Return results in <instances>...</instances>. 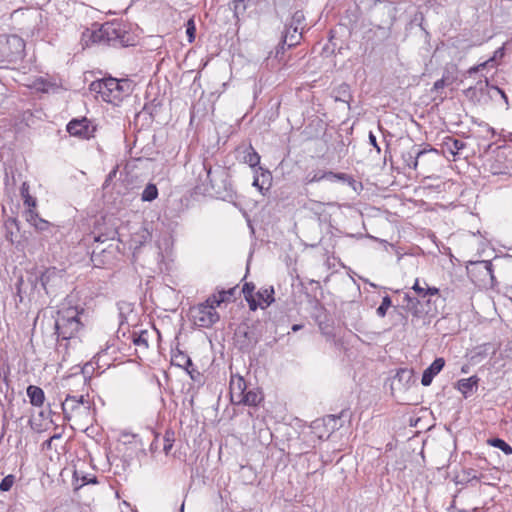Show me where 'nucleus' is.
<instances>
[{"mask_svg": "<svg viewBox=\"0 0 512 512\" xmlns=\"http://www.w3.org/2000/svg\"><path fill=\"white\" fill-rule=\"evenodd\" d=\"M194 172L197 173V188L204 192L212 191L222 199L233 198L232 183L224 167L218 165L213 168L206 161H202L195 166Z\"/></svg>", "mask_w": 512, "mask_h": 512, "instance_id": "1", "label": "nucleus"}, {"mask_svg": "<svg viewBox=\"0 0 512 512\" xmlns=\"http://www.w3.org/2000/svg\"><path fill=\"white\" fill-rule=\"evenodd\" d=\"M93 27L95 29H87L83 33V39L88 37L89 41L93 44L112 47H129L135 45V36L127 31L121 22H105L101 25L94 24Z\"/></svg>", "mask_w": 512, "mask_h": 512, "instance_id": "2", "label": "nucleus"}, {"mask_svg": "<svg viewBox=\"0 0 512 512\" xmlns=\"http://www.w3.org/2000/svg\"><path fill=\"white\" fill-rule=\"evenodd\" d=\"M86 320L87 315L83 308L69 306L60 309L55 320V333L58 340L69 341L75 339L84 328Z\"/></svg>", "mask_w": 512, "mask_h": 512, "instance_id": "3", "label": "nucleus"}, {"mask_svg": "<svg viewBox=\"0 0 512 512\" xmlns=\"http://www.w3.org/2000/svg\"><path fill=\"white\" fill-rule=\"evenodd\" d=\"M90 90L97 92L103 101L118 105L132 93L133 82L129 79L108 77L92 82Z\"/></svg>", "mask_w": 512, "mask_h": 512, "instance_id": "4", "label": "nucleus"}, {"mask_svg": "<svg viewBox=\"0 0 512 512\" xmlns=\"http://www.w3.org/2000/svg\"><path fill=\"white\" fill-rule=\"evenodd\" d=\"M25 43L17 35H0V61L16 62L21 59Z\"/></svg>", "mask_w": 512, "mask_h": 512, "instance_id": "5", "label": "nucleus"}, {"mask_svg": "<svg viewBox=\"0 0 512 512\" xmlns=\"http://www.w3.org/2000/svg\"><path fill=\"white\" fill-rule=\"evenodd\" d=\"M217 305L208 299L191 309V316L194 323L199 327L209 328L219 320V314L215 310Z\"/></svg>", "mask_w": 512, "mask_h": 512, "instance_id": "6", "label": "nucleus"}, {"mask_svg": "<svg viewBox=\"0 0 512 512\" xmlns=\"http://www.w3.org/2000/svg\"><path fill=\"white\" fill-rule=\"evenodd\" d=\"M302 37V31L299 30L297 33L293 31V28L286 26L285 32L282 37V43H280L275 50L274 56H272V52L266 58L267 61H278V62H288L289 59L285 58V45H287L288 49L297 45Z\"/></svg>", "mask_w": 512, "mask_h": 512, "instance_id": "7", "label": "nucleus"}, {"mask_svg": "<svg viewBox=\"0 0 512 512\" xmlns=\"http://www.w3.org/2000/svg\"><path fill=\"white\" fill-rule=\"evenodd\" d=\"M66 130L71 136L89 140L95 136L97 126L87 117L74 118L68 122Z\"/></svg>", "mask_w": 512, "mask_h": 512, "instance_id": "8", "label": "nucleus"}, {"mask_svg": "<svg viewBox=\"0 0 512 512\" xmlns=\"http://www.w3.org/2000/svg\"><path fill=\"white\" fill-rule=\"evenodd\" d=\"M64 277V270H59L56 267H49L45 269L40 275V283L47 294L50 290L59 286Z\"/></svg>", "mask_w": 512, "mask_h": 512, "instance_id": "9", "label": "nucleus"}, {"mask_svg": "<svg viewBox=\"0 0 512 512\" xmlns=\"http://www.w3.org/2000/svg\"><path fill=\"white\" fill-rule=\"evenodd\" d=\"M236 341L242 351H250L255 348L259 342V338L254 329L248 326L239 327L236 331Z\"/></svg>", "mask_w": 512, "mask_h": 512, "instance_id": "10", "label": "nucleus"}, {"mask_svg": "<svg viewBox=\"0 0 512 512\" xmlns=\"http://www.w3.org/2000/svg\"><path fill=\"white\" fill-rule=\"evenodd\" d=\"M421 301V298L412 297L409 293H405L403 296L401 309L410 313L413 317L420 318L429 312L428 310L424 309V305Z\"/></svg>", "mask_w": 512, "mask_h": 512, "instance_id": "11", "label": "nucleus"}, {"mask_svg": "<svg viewBox=\"0 0 512 512\" xmlns=\"http://www.w3.org/2000/svg\"><path fill=\"white\" fill-rule=\"evenodd\" d=\"M436 151L435 149H429L421 148L418 145H412L410 149L407 151L402 152V160L405 166H407L410 169L416 170L418 167V161L419 159L424 156L428 152Z\"/></svg>", "mask_w": 512, "mask_h": 512, "instance_id": "12", "label": "nucleus"}, {"mask_svg": "<svg viewBox=\"0 0 512 512\" xmlns=\"http://www.w3.org/2000/svg\"><path fill=\"white\" fill-rule=\"evenodd\" d=\"M87 404L85 406L86 409H89V402L85 398L84 394L74 396L71 394H67L65 400L61 403L62 411L65 419H70V414L75 410L79 409L82 405Z\"/></svg>", "mask_w": 512, "mask_h": 512, "instance_id": "13", "label": "nucleus"}, {"mask_svg": "<svg viewBox=\"0 0 512 512\" xmlns=\"http://www.w3.org/2000/svg\"><path fill=\"white\" fill-rule=\"evenodd\" d=\"M24 85L30 89H34L35 91L42 93H47L57 87L55 82L43 76H37L31 79L29 78L28 81L24 83Z\"/></svg>", "mask_w": 512, "mask_h": 512, "instance_id": "14", "label": "nucleus"}, {"mask_svg": "<svg viewBox=\"0 0 512 512\" xmlns=\"http://www.w3.org/2000/svg\"><path fill=\"white\" fill-rule=\"evenodd\" d=\"M412 289L417 294V297L422 300L426 299V305L428 306L431 302V297L439 295V289L436 287H429L428 284L423 281V285L420 280L417 278L412 286Z\"/></svg>", "mask_w": 512, "mask_h": 512, "instance_id": "15", "label": "nucleus"}, {"mask_svg": "<svg viewBox=\"0 0 512 512\" xmlns=\"http://www.w3.org/2000/svg\"><path fill=\"white\" fill-rule=\"evenodd\" d=\"M445 360L443 358H436L422 374L421 383L423 386H429L433 378L443 369Z\"/></svg>", "mask_w": 512, "mask_h": 512, "instance_id": "16", "label": "nucleus"}, {"mask_svg": "<svg viewBox=\"0 0 512 512\" xmlns=\"http://www.w3.org/2000/svg\"><path fill=\"white\" fill-rule=\"evenodd\" d=\"M172 364L181 368H184L188 374L193 378V362L191 358L178 348L175 351H172L171 357Z\"/></svg>", "mask_w": 512, "mask_h": 512, "instance_id": "17", "label": "nucleus"}, {"mask_svg": "<svg viewBox=\"0 0 512 512\" xmlns=\"http://www.w3.org/2000/svg\"><path fill=\"white\" fill-rule=\"evenodd\" d=\"M247 390V385L243 377L238 376L236 378L232 377L230 381V394L231 400L238 404L240 398Z\"/></svg>", "mask_w": 512, "mask_h": 512, "instance_id": "18", "label": "nucleus"}, {"mask_svg": "<svg viewBox=\"0 0 512 512\" xmlns=\"http://www.w3.org/2000/svg\"><path fill=\"white\" fill-rule=\"evenodd\" d=\"M95 367L92 362L86 363L79 374L71 375L68 378V381H72L77 384H81L83 389L85 388L88 381L91 379V375L93 374Z\"/></svg>", "mask_w": 512, "mask_h": 512, "instance_id": "19", "label": "nucleus"}, {"mask_svg": "<svg viewBox=\"0 0 512 512\" xmlns=\"http://www.w3.org/2000/svg\"><path fill=\"white\" fill-rule=\"evenodd\" d=\"M479 378L471 376L469 378L460 379L457 382V389L467 398L478 387Z\"/></svg>", "mask_w": 512, "mask_h": 512, "instance_id": "20", "label": "nucleus"}, {"mask_svg": "<svg viewBox=\"0 0 512 512\" xmlns=\"http://www.w3.org/2000/svg\"><path fill=\"white\" fill-rule=\"evenodd\" d=\"M414 382V372L411 369L401 368L397 370L393 383H399L403 388L409 387Z\"/></svg>", "mask_w": 512, "mask_h": 512, "instance_id": "21", "label": "nucleus"}, {"mask_svg": "<svg viewBox=\"0 0 512 512\" xmlns=\"http://www.w3.org/2000/svg\"><path fill=\"white\" fill-rule=\"evenodd\" d=\"M27 396L29 398L30 403L36 407L42 406L45 400L44 391L40 387L35 385H29L27 387Z\"/></svg>", "mask_w": 512, "mask_h": 512, "instance_id": "22", "label": "nucleus"}, {"mask_svg": "<svg viewBox=\"0 0 512 512\" xmlns=\"http://www.w3.org/2000/svg\"><path fill=\"white\" fill-rule=\"evenodd\" d=\"M258 300L260 302L261 308H266L274 302V288L273 286H269L266 288H261L256 294Z\"/></svg>", "mask_w": 512, "mask_h": 512, "instance_id": "23", "label": "nucleus"}, {"mask_svg": "<svg viewBox=\"0 0 512 512\" xmlns=\"http://www.w3.org/2000/svg\"><path fill=\"white\" fill-rule=\"evenodd\" d=\"M254 290L255 285L252 282H246L242 288L244 298L247 301L250 310L252 311L257 310V308L260 306V302L256 301Z\"/></svg>", "mask_w": 512, "mask_h": 512, "instance_id": "24", "label": "nucleus"}, {"mask_svg": "<svg viewBox=\"0 0 512 512\" xmlns=\"http://www.w3.org/2000/svg\"><path fill=\"white\" fill-rule=\"evenodd\" d=\"M324 180L335 183V182H341L343 184H348L350 186L354 185L355 180L352 176L346 174V173H335L332 171H325L324 172Z\"/></svg>", "mask_w": 512, "mask_h": 512, "instance_id": "25", "label": "nucleus"}, {"mask_svg": "<svg viewBox=\"0 0 512 512\" xmlns=\"http://www.w3.org/2000/svg\"><path fill=\"white\" fill-rule=\"evenodd\" d=\"M243 162L248 164L254 170L260 164V155L251 144L243 150Z\"/></svg>", "mask_w": 512, "mask_h": 512, "instance_id": "26", "label": "nucleus"}, {"mask_svg": "<svg viewBox=\"0 0 512 512\" xmlns=\"http://www.w3.org/2000/svg\"><path fill=\"white\" fill-rule=\"evenodd\" d=\"M263 399L262 394L257 390H246L244 395L241 396L238 404H245L248 406H257Z\"/></svg>", "mask_w": 512, "mask_h": 512, "instance_id": "27", "label": "nucleus"}, {"mask_svg": "<svg viewBox=\"0 0 512 512\" xmlns=\"http://www.w3.org/2000/svg\"><path fill=\"white\" fill-rule=\"evenodd\" d=\"M465 146L466 144L463 141L453 137H446L443 141V147L452 155H456Z\"/></svg>", "mask_w": 512, "mask_h": 512, "instance_id": "28", "label": "nucleus"}, {"mask_svg": "<svg viewBox=\"0 0 512 512\" xmlns=\"http://www.w3.org/2000/svg\"><path fill=\"white\" fill-rule=\"evenodd\" d=\"M235 292L236 287H233L228 290H221L218 292V294H213L209 298L211 299L212 303H215L217 306H219L223 302L230 301Z\"/></svg>", "mask_w": 512, "mask_h": 512, "instance_id": "29", "label": "nucleus"}, {"mask_svg": "<svg viewBox=\"0 0 512 512\" xmlns=\"http://www.w3.org/2000/svg\"><path fill=\"white\" fill-rule=\"evenodd\" d=\"M304 21H305V15H304L303 11L298 10V11L294 12V14L292 15V18H291V22L287 26L293 28V31L295 33H297L299 30L303 31V29L305 27Z\"/></svg>", "mask_w": 512, "mask_h": 512, "instance_id": "30", "label": "nucleus"}, {"mask_svg": "<svg viewBox=\"0 0 512 512\" xmlns=\"http://www.w3.org/2000/svg\"><path fill=\"white\" fill-rule=\"evenodd\" d=\"M487 444L500 449L505 455H512V447L501 438H489Z\"/></svg>", "mask_w": 512, "mask_h": 512, "instance_id": "31", "label": "nucleus"}, {"mask_svg": "<svg viewBox=\"0 0 512 512\" xmlns=\"http://www.w3.org/2000/svg\"><path fill=\"white\" fill-rule=\"evenodd\" d=\"M158 197V189L157 186L153 183H149L144 188L141 194V200L144 202H151Z\"/></svg>", "mask_w": 512, "mask_h": 512, "instance_id": "32", "label": "nucleus"}, {"mask_svg": "<svg viewBox=\"0 0 512 512\" xmlns=\"http://www.w3.org/2000/svg\"><path fill=\"white\" fill-rule=\"evenodd\" d=\"M20 194L23 198L24 204L28 207H36L37 201L34 197L29 194V185L24 182L20 188Z\"/></svg>", "mask_w": 512, "mask_h": 512, "instance_id": "33", "label": "nucleus"}, {"mask_svg": "<svg viewBox=\"0 0 512 512\" xmlns=\"http://www.w3.org/2000/svg\"><path fill=\"white\" fill-rule=\"evenodd\" d=\"M174 441L175 432L171 429L166 430L163 437V451L166 455H168L172 450Z\"/></svg>", "mask_w": 512, "mask_h": 512, "instance_id": "34", "label": "nucleus"}, {"mask_svg": "<svg viewBox=\"0 0 512 512\" xmlns=\"http://www.w3.org/2000/svg\"><path fill=\"white\" fill-rule=\"evenodd\" d=\"M455 80L454 76H450L448 73H444L440 79H438L433 85V91L439 92L445 86L451 85Z\"/></svg>", "mask_w": 512, "mask_h": 512, "instance_id": "35", "label": "nucleus"}, {"mask_svg": "<svg viewBox=\"0 0 512 512\" xmlns=\"http://www.w3.org/2000/svg\"><path fill=\"white\" fill-rule=\"evenodd\" d=\"M392 306L393 305H392L391 297L388 296V295H385L382 298L381 304L376 309L377 316L380 317V318H384L386 316V314H387L388 309L391 308Z\"/></svg>", "mask_w": 512, "mask_h": 512, "instance_id": "36", "label": "nucleus"}, {"mask_svg": "<svg viewBox=\"0 0 512 512\" xmlns=\"http://www.w3.org/2000/svg\"><path fill=\"white\" fill-rule=\"evenodd\" d=\"M132 342L136 346H143L144 348H148V331L143 330L140 333L134 332L132 334Z\"/></svg>", "mask_w": 512, "mask_h": 512, "instance_id": "37", "label": "nucleus"}, {"mask_svg": "<svg viewBox=\"0 0 512 512\" xmlns=\"http://www.w3.org/2000/svg\"><path fill=\"white\" fill-rule=\"evenodd\" d=\"M324 172L325 170H316L309 172L304 178V184L308 185L324 180Z\"/></svg>", "mask_w": 512, "mask_h": 512, "instance_id": "38", "label": "nucleus"}, {"mask_svg": "<svg viewBox=\"0 0 512 512\" xmlns=\"http://www.w3.org/2000/svg\"><path fill=\"white\" fill-rule=\"evenodd\" d=\"M254 173L256 175H259L260 177V180L267 185V188L270 186L271 184V180H272V175L270 173L269 170L267 169H264L262 168L261 166H258L255 170H254Z\"/></svg>", "mask_w": 512, "mask_h": 512, "instance_id": "39", "label": "nucleus"}, {"mask_svg": "<svg viewBox=\"0 0 512 512\" xmlns=\"http://www.w3.org/2000/svg\"><path fill=\"white\" fill-rule=\"evenodd\" d=\"M186 35L189 43H192L196 37V25L193 18H190L186 23Z\"/></svg>", "mask_w": 512, "mask_h": 512, "instance_id": "40", "label": "nucleus"}, {"mask_svg": "<svg viewBox=\"0 0 512 512\" xmlns=\"http://www.w3.org/2000/svg\"><path fill=\"white\" fill-rule=\"evenodd\" d=\"M106 253V249L103 248L100 250V252H97L96 250H93L91 253V261L94 264L95 267H101L105 264V261L101 258L103 254Z\"/></svg>", "mask_w": 512, "mask_h": 512, "instance_id": "41", "label": "nucleus"}, {"mask_svg": "<svg viewBox=\"0 0 512 512\" xmlns=\"http://www.w3.org/2000/svg\"><path fill=\"white\" fill-rule=\"evenodd\" d=\"M505 54V46L498 48L494 54L489 57L488 59L482 61L480 64H492L498 60H501Z\"/></svg>", "mask_w": 512, "mask_h": 512, "instance_id": "42", "label": "nucleus"}, {"mask_svg": "<svg viewBox=\"0 0 512 512\" xmlns=\"http://www.w3.org/2000/svg\"><path fill=\"white\" fill-rule=\"evenodd\" d=\"M15 482V476L10 474V475H7L5 476L2 481L0 482V491L2 492H7L9 491L13 484Z\"/></svg>", "mask_w": 512, "mask_h": 512, "instance_id": "43", "label": "nucleus"}, {"mask_svg": "<svg viewBox=\"0 0 512 512\" xmlns=\"http://www.w3.org/2000/svg\"><path fill=\"white\" fill-rule=\"evenodd\" d=\"M201 106L204 107V104L201 103V101H198L196 104H194L191 108V122L194 121L195 118H200L205 115L204 110L201 108Z\"/></svg>", "mask_w": 512, "mask_h": 512, "instance_id": "44", "label": "nucleus"}, {"mask_svg": "<svg viewBox=\"0 0 512 512\" xmlns=\"http://www.w3.org/2000/svg\"><path fill=\"white\" fill-rule=\"evenodd\" d=\"M338 93H340L343 98L336 97V100H341L348 103L351 99V95L349 94V85L347 84H342L339 87Z\"/></svg>", "mask_w": 512, "mask_h": 512, "instance_id": "45", "label": "nucleus"}, {"mask_svg": "<svg viewBox=\"0 0 512 512\" xmlns=\"http://www.w3.org/2000/svg\"><path fill=\"white\" fill-rule=\"evenodd\" d=\"M26 220L33 226V224L40 217L39 214L34 210L33 207H29V209L25 212Z\"/></svg>", "mask_w": 512, "mask_h": 512, "instance_id": "46", "label": "nucleus"}, {"mask_svg": "<svg viewBox=\"0 0 512 512\" xmlns=\"http://www.w3.org/2000/svg\"><path fill=\"white\" fill-rule=\"evenodd\" d=\"M98 483V480H97V477L94 476V475H83L81 477V484L80 485H77L75 487V490L81 488L82 486L86 485V484H96Z\"/></svg>", "mask_w": 512, "mask_h": 512, "instance_id": "47", "label": "nucleus"}, {"mask_svg": "<svg viewBox=\"0 0 512 512\" xmlns=\"http://www.w3.org/2000/svg\"><path fill=\"white\" fill-rule=\"evenodd\" d=\"M485 86L490 87L489 81L487 78L485 79ZM491 89L495 90L501 96V98L504 100V102L506 104V108H508V106H509L508 97H507L506 93L504 92V90H502L501 88L494 86V85L491 86Z\"/></svg>", "mask_w": 512, "mask_h": 512, "instance_id": "48", "label": "nucleus"}, {"mask_svg": "<svg viewBox=\"0 0 512 512\" xmlns=\"http://www.w3.org/2000/svg\"><path fill=\"white\" fill-rule=\"evenodd\" d=\"M33 226L38 231H45L49 228L50 223L47 220L39 217L38 220L33 224Z\"/></svg>", "mask_w": 512, "mask_h": 512, "instance_id": "49", "label": "nucleus"}, {"mask_svg": "<svg viewBox=\"0 0 512 512\" xmlns=\"http://www.w3.org/2000/svg\"><path fill=\"white\" fill-rule=\"evenodd\" d=\"M159 106V103H155V100L152 101L149 104H145L143 107V112L149 114L151 117H153L154 113L157 112V107Z\"/></svg>", "mask_w": 512, "mask_h": 512, "instance_id": "50", "label": "nucleus"}, {"mask_svg": "<svg viewBox=\"0 0 512 512\" xmlns=\"http://www.w3.org/2000/svg\"><path fill=\"white\" fill-rule=\"evenodd\" d=\"M339 418L340 417H337L335 415H328L326 418H324V421H325L326 425L331 424V428L333 430H335V429H338L337 422H338Z\"/></svg>", "mask_w": 512, "mask_h": 512, "instance_id": "51", "label": "nucleus"}, {"mask_svg": "<svg viewBox=\"0 0 512 512\" xmlns=\"http://www.w3.org/2000/svg\"><path fill=\"white\" fill-rule=\"evenodd\" d=\"M480 266L484 268V270L487 272V274L490 275V277L493 279V265L491 261L483 260L478 262Z\"/></svg>", "mask_w": 512, "mask_h": 512, "instance_id": "52", "label": "nucleus"}, {"mask_svg": "<svg viewBox=\"0 0 512 512\" xmlns=\"http://www.w3.org/2000/svg\"><path fill=\"white\" fill-rule=\"evenodd\" d=\"M252 0H234L235 2V10L238 11V10H246L249 2H251Z\"/></svg>", "mask_w": 512, "mask_h": 512, "instance_id": "53", "label": "nucleus"}, {"mask_svg": "<svg viewBox=\"0 0 512 512\" xmlns=\"http://www.w3.org/2000/svg\"><path fill=\"white\" fill-rule=\"evenodd\" d=\"M478 89L477 87H469L464 91V94L467 98L473 100L477 97Z\"/></svg>", "mask_w": 512, "mask_h": 512, "instance_id": "54", "label": "nucleus"}, {"mask_svg": "<svg viewBox=\"0 0 512 512\" xmlns=\"http://www.w3.org/2000/svg\"><path fill=\"white\" fill-rule=\"evenodd\" d=\"M253 186L258 188V190L263 193V190L265 189V186L266 184H264L261 180H260V177L259 175H254V180H253Z\"/></svg>", "mask_w": 512, "mask_h": 512, "instance_id": "55", "label": "nucleus"}, {"mask_svg": "<svg viewBox=\"0 0 512 512\" xmlns=\"http://www.w3.org/2000/svg\"><path fill=\"white\" fill-rule=\"evenodd\" d=\"M369 143L376 149L377 153L381 152V148L377 143L376 136L373 134V132H369Z\"/></svg>", "mask_w": 512, "mask_h": 512, "instance_id": "56", "label": "nucleus"}, {"mask_svg": "<svg viewBox=\"0 0 512 512\" xmlns=\"http://www.w3.org/2000/svg\"><path fill=\"white\" fill-rule=\"evenodd\" d=\"M116 174H117V168H114L112 171L109 172V174L106 176V179L103 183V188H106L109 186V183L116 176Z\"/></svg>", "mask_w": 512, "mask_h": 512, "instance_id": "57", "label": "nucleus"}, {"mask_svg": "<svg viewBox=\"0 0 512 512\" xmlns=\"http://www.w3.org/2000/svg\"><path fill=\"white\" fill-rule=\"evenodd\" d=\"M112 234H115V232H113ZM114 238V235L112 236H109L107 234H101V235H98L94 238V241L95 242H101V243H104L105 241L107 240H111Z\"/></svg>", "mask_w": 512, "mask_h": 512, "instance_id": "58", "label": "nucleus"}, {"mask_svg": "<svg viewBox=\"0 0 512 512\" xmlns=\"http://www.w3.org/2000/svg\"><path fill=\"white\" fill-rule=\"evenodd\" d=\"M480 67L486 68V66H472L470 69L467 70L468 75H473L480 71Z\"/></svg>", "mask_w": 512, "mask_h": 512, "instance_id": "59", "label": "nucleus"}, {"mask_svg": "<svg viewBox=\"0 0 512 512\" xmlns=\"http://www.w3.org/2000/svg\"><path fill=\"white\" fill-rule=\"evenodd\" d=\"M313 205L316 207L315 209L312 208L316 213H319V210H322L323 204L320 202H314Z\"/></svg>", "mask_w": 512, "mask_h": 512, "instance_id": "60", "label": "nucleus"}, {"mask_svg": "<svg viewBox=\"0 0 512 512\" xmlns=\"http://www.w3.org/2000/svg\"><path fill=\"white\" fill-rule=\"evenodd\" d=\"M22 283H23V279H22V278H20V279H19V281H18V283H17V293H18V295H19V296H21V295H20V293H21V288H20V286L22 285ZM20 301H22V297H20Z\"/></svg>", "mask_w": 512, "mask_h": 512, "instance_id": "61", "label": "nucleus"}, {"mask_svg": "<svg viewBox=\"0 0 512 512\" xmlns=\"http://www.w3.org/2000/svg\"><path fill=\"white\" fill-rule=\"evenodd\" d=\"M157 441H158V437L155 438V440L151 443V446H150V449L151 451H154L157 449Z\"/></svg>", "mask_w": 512, "mask_h": 512, "instance_id": "62", "label": "nucleus"}, {"mask_svg": "<svg viewBox=\"0 0 512 512\" xmlns=\"http://www.w3.org/2000/svg\"><path fill=\"white\" fill-rule=\"evenodd\" d=\"M301 328H302V325H300V324H294V325L292 326V331L296 332V331L300 330Z\"/></svg>", "mask_w": 512, "mask_h": 512, "instance_id": "63", "label": "nucleus"}, {"mask_svg": "<svg viewBox=\"0 0 512 512\" xmlns=\"http://www.w3.org/2000/svg\"><path fill=\"white\" fill-rule=\"evenodd\" d=\"M59 437H60V435H54V436H52V437L47 441V442H48V444H50V442H51L53 439H56V438H59Z\"/></svg>", "mask_w": 512, "mask_h": 512, "instance_id": "64", "label": "nucleus"}]
</instances>
